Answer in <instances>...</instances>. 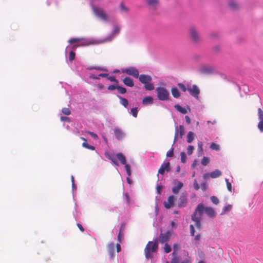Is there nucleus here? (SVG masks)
I'll use <instances>...</instances> for the list:
<instances>
[{
  "mask_svg": "<svg viewBox=\"0 0 263 263\" xmlns=\"http://www.w3.org/2000/svg\"><path fill=\"white\" fill-rule=\"evenodd\" d=\"M68 42L70 45L67 46L65 49L66 62L73 70L79 73L81 71V68L73 63L76 55L74 50L79 46L90 45L92 44V42L90 39H88L72 38L68 41Z\"/></svg>",
  "mask_w": 263,
  "mask_h": 263,
  "instance_id": "obj_1",
  "label": "nucleus"
},
{
  "mask_svg": "<svg viewBox=\"0 0 263 263\" xmlns=\"http://www.w3.org/2000/svg\"><path fill=\"white\" fill-rule=\"evenodd\" d=\"M203 213H205L208 216L211 218L215 217L216 215L215 211L212 208L204 206L202 203H199L191 216L192 220L194 222L196 228L199 230L202 229L201 220Z\"/></svg>",
  "mask_w": 263,
  "mask_h": 263,
  "instance_id": "obj_2",
  "label": "nucleus"
},
{
  "mask_svg": "<svg viewBox=\"0 0 263 263\" xmlns=\"http://www.w3.org/2000/svg\"><path fill=\"white\" fill-rule=\"evenodd\" d=\"M158 247V240L157 239L155 240L154 242L151 241H148L144 249L145 257L146 258H152L153 256L151 253L157 252Z\"/></svg>",
  "mask_w": 263,
  "mask_h": 263,
  "instance_id": "obj_3",
  "label": "nucleus"
},
{
  "mask_svg": "<svg viewBox=\"0 0 263 263\" xmlns=\"http://www.w3.org/2000/svg\"><path fill=\"white\" fill-rule=\"evenodd\" d=\"M139 80L144 84V88L147 90H152L154 89V84L152 83V77L147 74H139Z\"/></svg>",
  "mask_w": 263,
  "mask_h": 263,
  "instance_id": "obj_4",
  "label": "nucleus"
},
{
  "mask_svg": "<svg viewBox=\"0 0 263 263\" xmlns=\"http://www.w3.org/2000/svg\"><path fill=\"white\" fill-rule=\"evenodd\" d=\"M91 7L94 14L97 17L102 20L104 22L108 21V15L103 9L95 6L92 3H91Z\"/></svg>",
  "mask_w": 263,
  "mask_h": 263,
  "instance_id": "obj_5",
  "label": "nucleus"
},
{
  "mask_svg": "<svg viewBox=\"0 0 263 263\" xmlns=\"http://www.w3.org/2000/svg\"><path fill=\"white\" fill-rule=\"evenodd\" d=\"M157 96L160 101H167L170 97L168 91L164 87H158L156 89Z\"/></svg>",
  "mask_w": 263,
  "mask_h": 263,
  "instance_id": "obj_6",
  "label": "nucleus"
},
{
  "mask_svg": "<svg viewBox=\"0 0 263 263\" xmlns=\"http://www.w3.org/2000/svg\"><path fill=\"white\" fill-rule=\"evenodd\" d=\"M122 72L128 75L132 76L135 78L139 77L138 70L134 67H129L124 68L122 69Z\"/></svg>",
  "mask_w": 263,
  "mask_h": 263,
  "instance_id": "obj_7",
  "label": "nucleus"
},
{
  "mask_svg": "<svg viewBox=\"0 0 263 263\" xmlns=\"http://www.w3.org/2000/svg\"><path fill=\"white\" fill-rule=\"evenodd\" d=\"M187 89L192 96L196 99H199L200 90L197 86L196 85H193L192 87H187Z\"/></svg>",
  "mask_w": 263,
  "mask_h": 263,
  "instance_id": "obj_8",
  "label": "nucleus"
},
{
  "mask_svg": "<svg viewBox=\"0 0 263 263\" xmlns=\"http://www.w3.org/2000/svg\"><path fill=\"white\" fill-rule=\"evenodd\" d=\"M120 32V27L118 26L114 27L112 31L111 34L105 38L103 42H109L111 41L114 37L116 34H118Z\"/></svg>",
  "mask_w": 263,
  "mask_h": 263,
  "instance_id": "obj_9",
  "label": "nucleus"
},
{
  "mask_svg": "<svg viewBox=\"0 0 263 263\" xmlns=\"http://www.w3.org/2000/svg\"><path fill=\"white\" fill-rule=\"evenodd\" d=\"M171 170L170 163L169 162H164L158 170V173L164 175L165 172H168Z\"/></svg>",
  "mask_w": 263,
  "mask_h": 263,
  "instance_id": "obj_10",
  "label": "nucleus"
},
{
  "mask_svg": "<svg viewBox=\"0 0 263 263\" xmlns=\"http://www.w3.org/2000/svg\"><path fill=\"white\" fill-rule=\"evenodd\" d=\"M187 203L186 196L184 194H182L178 200V205L179 207L185 206Z\"/></svg>",
  "mask_w": 263,
  "mask_h": 263,
  "instance_id": "obj_11",
  "label": "nucleus"
},
{
  "mask_svg": "<svg viewBox=\"0 0 263 263\" xmlns=\"http://www.w3.org/2000/svg\"><path fill=\"white\" fill-rule=\"evenodd\" d=\"M175 197L174 196L171 195L167 198L166 201H164L163 204L165 208L170 209L172 207L174 204Z\"/></svg>",
  "mask_w": 263,
  "mask_h": 263,
  "instance_id": "obj_12",
  "label": "nucleus"
},
{
  "mask_svg": "<svg viewBox=\"0 0 263 263\" xmlns=\"http://www.w3.org/2000/svg\"><path fill=\"white\" fill-rule=\"evenodd\" d=\"M258 114L260 120L258 124V127L260 132H263V111L260 108L258 109Z\"/></svg>",
  "mask_w": 263,
  "mask_h": 263,
  "instance_id": "obj_13",
  "label": "nucleus"
},
{
  "mask_svg": "<svg viewBox=\"0 0 263 263\" xmlns=\"http://www.w3.org/2000/svg\"><path fill=\"white\" fill-rule=\"evenodd\" d=\"M170 233L169 231L164 233H161L159 236V241L161 243H163L167 241L170 238Z\"/></svg>",
  "mask_w": 263,
  "mask_h": 263,
  "instance_id": "obj_14",
  "label": "nucleus"
},
{
  "mask_svg": "<svg viewBox=\"0 0 263 263\" xmlns=\"http://www.w3.org/2000/svg\"><path fill=\"white\" fill-rule=\"evenodd\" d=\"M190 34L194 42H197L199 40L198 33L195 28L192 27L190 29Z\"/></svg>",
  "mask_w": 263,
  "mask_h": 263,
  "instance_id": "obj_15",
  "label": "nucleus"
},
{
  "mask_svg": "<svg viewBox=\"0 0 263 263\" xmlns=\"http://www.w3.org/2000/svg\"><path fill=\"white\" fill-rule=\"evenodd\" d=\"M201 71L203 73L210 74L214 72V68L210 66H203L201 68Z\"/></svg>",
  "mask_w": 263,
  "mask_h": 263,
  "instance_id": "obj_16",
  "label": "nucleus"
},
{
  "mask_svg": "<svg viewBox=\"0 0 263 263\" xmlns=\"http://www.w3.org/2000/svg\"><path fill=\"white\" fill-rule=\"evenodd\" d=\"M142 103L144 105L152 104L153 103V98L151 96H146L143 98Z\"/></svg>",
  "mask_w": 263,
  "mask_h": 263,
  "instance_id": "obj_17",
  "label": "nucleus"
},
{
  "mask_svg": "<svg viewBox=\"0 0 263 263\" xmlns=\"http://www.w3.org/2000/svg\"><path fill=\"white\" fill-rule=\"evenodd\" d=\"M183 184L180 181H178L177 184L176 186H174L172 188V192L174 194H178L180 191V190L182 187Z\"/></svg>",
  "mask_w": 263,
  "mask_h": 263,
  "instance_id": "obj_18",
  "label": "nucleus"
},
{
  "mask_svg": "<svg viewBox=\"0 0 263 263\" xmlns=\"http://www.w3.org/2000/svg\"><path fill=\"white\" fill-rule=\"evenodd\" d=\"M123 82L125 85L129 87H133L134 85L133 79L130 77H125L123 79Z\"/></svg>",
  "mask_w": 263,
  "mask_h": 263,
  "instance_id": "obj_19",
  "label": "nucleus"
},
{
  "mask_svg": "<svg viewBox=\"0 0 263 263\" xmlns=\"http://www.w3.org/2000/svg\"><path fill=\"white\" fill-rule=\"evenodd\" d=\"M108 76V73H100L96 75L93 73H90L89 75V78L91 79H100V77H107Z\"/></svg>",
  "mask_w": 263,
  "mask_h": 263,
  "instance_id": "obj_20",
  "label": "nucleus"
},
{
  "mask_svg": "<svg viewBox=\"0 0 263 263\" xmlns=\"http://www.w3.org/2000/svg\"><path fill=\"white\" fill-rule=\"evenodd\" d=\"M116 157L122 164L124 165L126 163L125 157L122 153H119L117 154Z\"/></svg>",
  "mask_w": 263,
  "mask_h": 263,
  "instance_id": "obj_21",
  "label": "nucleus"
},
{
  "mask_svg": "<svg viewBox=\"0 0 263 263\" xmlns=\"http://www.w3.org/2000/svg\"><path fill=\"white\" fill-rule=\"evenodd\" d=\"M105 156H106V158H107L108 159L110 160L115 165H118V163L115 157L114 156V155L108 153H106Z\"/></svg>",
  "mask_w": 263,
  "mask_h": 263,
  "instance_id": "obj_22",
  "label": "nucleus"
},
{
  "mask_svg": "<svg viewBox=\"0 0 263 263\" xmlns=\"http://www.w3.org/2000/svg\"><path fill=\"white\" fill-rule=\"evenodd\" d=\"M222 173L221 171L218 170H215L214 171L211 172L210 173V177L212 178H216L220 177Z\"/></svg>",
  "mask_w": 263,
  "mask_h": 263,
  "instance_id": "obj_23",
  "label": "nucleus"
},
{
  "mask_svg": "<svg viewBox=\"0 0 263 263\" xmlns=\"http://www.w3.org/2000/svg\"><path fill=\"white\" fill-rule=\"evenodd\" d=\"M172 93L173 96L175 98H178L180 96V93L179 91V90L176 87H172Z\"/></svg>",
  "mask_w": 263,
  "mask_h": 263,
  "instance_id": "obj_24",
  "label": "nucleus"
},
{
  "mask_svg": "<svg viewBox=\"0 0 263 263\" xmlns=\"http://www.w3.org/2000/svg\"><path fill=\"white\" fill-rule=\"evenodd\" d=\"M174 107L177 110H178V111H179L180 112H181L183 114H185L187 113L186 109L185 108L182 107L181 106H180L179 104L175 105Z\"/></svg>",
  "mask_w": 263,
  "mask_h": 263,
  "instance_id": "obj_25",
  "label": "nucleus"
},
{
  "mask_svg": "<svg viewBox=\"0 0 263 263\" xmlns=\"http://www.w3.org/2000/svg\"><path fill=\"white\" fill-rule=\"evenodd\" d=\"M118 97L120 100V103L122 105H123L124 107H126L128 105V100L126 99L123 98L122 97L119 96V95L118 96Z\"/></svg>",
  "mask_w": 263,
  "mask_h": 263,
  "instance_id": "obj_26",
  "label": "nucleus"
},
{
  "mask_svg": "<svg viewBox=\"0 0 263 263\" xmlns=\"http://www.w3.org/2000/svg\"><path fill=\"white\" fill-rule=\"evenodd\" d=\"M147 4L151 7H155L158 4V0H146Z\"/></svg>",
  "mask_w": 263,
  "mask_h": 263,
  "instance_id": "obj_27",
  "label": "nucleus"
},
{
  "mask_svg": "<svg viewBox=\"0 0 263 263\" xmlns=\"http://www.w3.org/2000/svg\"><path fill=\"white\" fill-rule=\"evenodd\" d=\"M82 139H83V140H84L85 141L82 144L83 146H84L85 148L89 149H91V150L95 149V147L93 146L90 145L88 143H87L86 140L85 139H84V138H82Z\"/></svg>",
  "mask_w": 263,
  "mask_h": 263,
  "instance_id": "obj_28",
  "label": "nucleus"
},
{
  "mask_svg": "<svg viewBox=\"0 0 263 263\" xmlns=\"http://www.w3.org/2000/svg\"><path fill=\"white\" fill-rule=\"evenodd\" d=\"M210 147L213 150H215L217 151H218L220 150L219 145L215 143H214V142L211 143Z\"/></svg>",
  "mask_w": 263,
  "mask_h": 263,
  "instance_id": "obj_29",
  "label": "nucleus"
},
{
  "mask_svg": "<svg viewBox=\"0 0 263 263\" xmlns=\"http://www.w3.org/2000/svg\"><path fill=\"white\" fill-rule=\"evenodd\" d=\"M194 133H189L187 136V142L188 143H191L194 140Z\"/></svg>",
  "mask_w": 263,
  "mask_h": 263,
  "instance_id": "obj_30",
  "label": "nucleus"
},
{
  "mask_svg": "<svg viewBox=\"0 0 263 263\" xmlns=\"http://www.w3.org/2000/svg\"><path fill=\"white\" fill-rule=\"evenodd\" d=\"M229 5L233 9H235L237 8V4L233 0H231L229 2Z\"/></svg>",
  "mask_w": 263,
  "mask_h": 263,
  "instance_id": "obj_31",
  "label": "nucleus"
},
{
  "mask_svg": "<svg viewBox=\"0 0 263 263\" xmlns=\"http://www.w3.org/2000/svg\"><path fill=\"white\" fill-rule=\"evenodd\" d=\"M172 256H173V257L172 259L171 263H179L180 259L179 257H177V254H175V255Z\"/></svg>",
  "mask_w": 263,
  "mask_h": 263,
  "instance_id": "obj_32",
  "label": "nucleus"
},
{
  "mask_svg": "<svg viewBox=\"0 0 263 263\" xmlns=\"http://www.w3.org/2000/svg\"><path fill=\"white\" fill-rule=\"evenodd\" d=\"M117 89L118 92L121 94H124L126 92V89L122 86H118Z\"/></svg>",
  "mask_w": 263,
  "mask_h": 263,
  "instance_id": "obj_33",
  "label": "nucleus"
},
{
  "mask_svg": "<svg viewBox=\"0 0 263 263\" xmlns=\"http://www.w3.org/2000/svg\"><path fill=\"white\" fill-rule=\"evenodd\" d=\"M138 108H137V107L133 108L130 109V114H132V115L134 117H137V114H138Z\"/></svg>",
  "mask_w": 263,
  "mask_h": 263,
  "instance_id": "obj_34",
  "label": "nucleus"
},
{
  "mask_svg": "<svg viewBox=\"0 0 263 263\" xmlns=\"http://www.w3.org/2000/svg\"><path fill=\"white\" fill-rule=\"evenodd\" d=\"M210 162L209 158L206 157H204L201 160V164L203 165H206Z\"/></svg>",
  "mask_w": 263,
  "mask_h": 263,
  "instance_id": "obj_35",
  "label": "nucleus"
},
{
  "mask_svg": "<svg viewBox=\"0 0 263 263\" xmlns=\"http://www.w3.org/2000/svg\"><path fill=\"white\" fill-rule=\"evenodd\" d=\"M194 149V147L192 145H189L188 146V147L187 148V153L188 155H192L193 153V151Z\"/></svg>",
  "mask_w": 263,
  "mask_h": 263,
  "instance_id": "obj_36",
  "label": "nucleus"
},
{
  "mask_svg": "<svg viewBox=\"0 0 263 263\" xmlns=\"http://www.w3.org/2000/svg\"><path fill=\"white\" fill-rule=\"evenodd\" d=\"M180 156H181V162L182 163H185L186 161V154L184 152H181L180 153Z\"/></svg>",
  "mask_w": 263,
  "mask_h": 263,
  "instance_id": "obj_37",
  "label": "nucleus"
},
{
  "mask_svg": "<svg viewBox=\"0 0 263 263\" xmlns=\"http://www.w3.org/2000/svg\"><path fill=\"white\" fill-rule=\"evenodd\" d=\"M210 199H211V201L214 204H217L219 203V200L217 198V197L216 196H211Z\"/></svg>",
  "mask_w": 263,
  "mask_h": 263,
  "instance_id": "obj_38",
  "label": "nucleus"
},
{
  "mask_svg": "<svg viewBox=\"0 0 263 263\" xmlns=\"http://www.w3.org/2000/svg\"><path fill=\"white\" fill-rule=\"evenodd\" d=\"M87 69H89V70L97 69V70H99L101 71H107L106 69H105L104 68L101 67H88Z\"/></svg>",
  "mask_w": 263,
  "mask_h": 263,
  "instance_id": "obj_39",
  "label": "nucleus"
},
{
  "mask_svg": "<svg viewBox=\"0 0 263 263\" xmlns=\"http://www.w3.org/2000/svg\"><path fill=\"white\" fill-rule=\"evenodd\" d=\"M124 165H125V167L127 174L128 176H130L131 175V171H130V165L126 163Z\"/></svg>",
  "mask_w": 263,
  "mask_h": 263,
  "instance_id": "obj_40",
  "label": "nucleus"
},
{
  "mask_svg": "<svg viewBox=\"0 0 263 263\" xmlns=\"http://www.w3.org/2000/svg\"><path fill=\"white\" fill-rule=\"evenodd\" d=\"M179 248V245L177 243H175L173 245V249L174 252L172 253V255H175V254H177V252L178 251V249Z\"/></svg>",
  "mask_w": 263,
  "mask_h": 263,
  "instance_id": "obj_41",
  "label": "nucleus"
},
{
  "mask_svg": "<svg viewBox=\"0 0 263 263\" xmlns=\"http://www.w3.org/2000/svg\"><path fill=\"white\" fill-rule=\"evenodd\" d=\"M164 249V252L166 253H168L171 251V248L167 243L165 244Z\"/></svg>",
  "mask_w": 263,
  "mask_h": 263,
  "instance_id": "obj_42",
  "label": "nucleus"
},
{
  "mask_svg": "<svg viewBox=\"0 0 263 263\" xmlns=\"http://www.w3.org/2000/svg\"><path fill=\"white\" fill-rule=\"evenodd\" d=\"M226 184H227V187L229 191L231 192L232 191V185L231 182L229 181V180L228 179H225Z\"/></svg>",
  "mask_w": 263,
  "mask_h": 263,
  "instance_id": "obj_43",
  "label": "nucleus"
},
{
  "mask_svg": "<svg viewBox=\"0 0 263 263\" xmlns=\"http://www.w3.org/2000/svg\"><path fill=\"white\" fill-rule=\"evenodd\" d=\"M62 112L65 115H69L70 114V110L68 108H63L62 109Z\"/></svg>",
  "mask_w": 263,
  "mask_h": 263,
  "instance_id": "obj_44",
  "label": "nucleus"
},
{
  "mask_svg": "<svg viewBox=\"0 0 263 263\" xmlns=\"http://www.w3.org/2000/svg\"><path fill=\"white\" fill-rule=\"evenodd\" d=\"M120 8L121 11L123 12H126L128 11V8L124 6L123 3H121L120 4Z\"/></svg>",
  "mask_w": 263,
  "mask_h": 263,
  "instance_id": "obj_45",
  "label": "nucleus"
},
{
  "mask_svg": "<svg viewBox=\"0 0 263 263\" xmlns=\"http://www.w3.org/2000/svg\"><path fill=\"white\" fill-rule=\"evenodd\" d=\"M178 86L180 88V89L183 92H185L186 91V90H187L185 85L182 83H178Z\"/></svg>",
  "mask_w": 263,
  "mask_h": 263,
  "instance_id": "obj_46",
  "label": "nucleus"
},
{
  "mask_svg": "<svg viewBox=\"0 0 263 263\" xmlns=\"http://www.w3.org/2000/svg\"><path fill=\"white\" fill-rule=\"evenodd\" d=\"M174 155V148H172L171 150L168 151L166 153V156L172 157Z\"/></svg>",
  "mask_w": 263,
  "mask_h": 263,
  "instance_id": "obj_47",
  "label": "nucleus"
},
{
  "mask_svg": "<svg viewBox=\"0 0 263 263\" xmlns=\"http://www.w3.org/2000/svg\"><path fill=\"white\" fill-rule=\"evenodd\" d=\"M108 248L109 252H114L115 249V245L113 243H111L108 245Z\"/></svg>",
  "mask_w": 263,
  "mask_h": 263,
  "instance_id": "obj_48",
  "label": "nucleus"
},
{
  "mask_svg": "<svg viewBox=\"0 0 263 263\" xmlns=\"http://www.w3.org/2000/svg\"><path fill=\"white\" fill-rule=\"evenodd\" d=\"M190 229L191 235L193 236H194L195 235V229H194V227L193 224H191L190 226Z\"/></svg>",
  "mask_w": 263,
  "mask_h": 263,
  "instance_id": "obj_49",
  "label": "nucleus"
},
{
  "mask_svg": "<svg viewBox=\"0 0 263 263\" xmlns=\"http://www.w3.org/2000/svg\"><path fill=\"white\" fill-rule=\"evenodd\" d=\"M193 186L196 190H198L200 188L199 185L196 179H195L194 181Z\"/></svg>",
  "mask_w": 263,
  "mask_h": 263,
  "instance_id": "obj_50",
  "label": "nucleus"
},
{
  "mask_svg": "<svg viewBox=\"0 0 263 263\" xmlns=\"http://www.w3.org/2000/svg\"><path fill=\"white\" fill-rule=\"evenodd\" d=\"M123 134V133H116V137L118 139H120L124 136Z\"/></svg>",
  "mask_w": 263,
  "mask_h": 263,
  "instance_id": "obj_51",
  "label": "nucleus"
},
{
  "mask_svg": "<svg viewBox=\"0 0 263 263\" xmlns=\"http://www.w3.org/2000/svg\"><path fill=\"white\" fill-rule=\"evenodd\" d=\"M231 209H232L231 205H226L223 208V212H226L230 211L231 210Z\"/></svg>",
  "mask_w": 263,
  "mask_h": 263,
  "instance_id": "obj_52",
  "label": "nucleus"
},
{
  "mask_svg": "<svg viewBox=\"0 0 263 263\" xmlns=\"http://www.w3.org/2000/svg\"><path fill=\"white\" fill-rule=\"evenodd\" d=\"M117 87H118V85H114V84L110 85L108 87V89L109 90H113L117 89Z\"/></svg>",
  "mask_w": 263,
  "mask_h": 263,
  "instance_id": "obj_53",
  "label": "nucleus"
},
{
  "mask_svg": "<svg viewBox=\"0 0 263 263\" xmlns=\"http://www.w3.org/2000/svg\"><path fill=\"white\" fill-rule=\"evenodd\" d=\"M107 80H109L111 82H117V79L114 76H107Z\"/></svg>",
  "mask_w": 263,
  "mask_h": 263,
  "instance_id": "obj_54",
  "label": "nucleus"
},
{
  "mask_svg": "<svg viewBox=\"0 0 263 263\" xmlns=\"http://www.w3.org/2000/svg\"><path fill=\"white\" fill-rule=\"evenodd\" d=\"M61 120L62 121H64V122H70L69 118L68 117H65V116H61Z\"/></svg>",
  "mask_w": 263,
  "mask_h": 263,
  "instance_id": "obj_55",
  "label": "nucleus"
},
{
  "mask_svg": "<svg viewBox=\"0 0 263 263\" xmlns=\"http://www.w3.org/2000/svg\"><path fill=\"white\" fill-rule=\"evenodd\" d=\"M126 202L127 204H129L130 203V197L127 193L125 194Z\"/></svg>",
  "mask_w": 263,
  "mask_h": 263,
  "instance_id": "obj_56",
  "label": "nucleus"
},
{
  "mask_svg": "<svg viewBox=\"0 0 263 263\" xmlns=\"http://www.w3.org/2000/svg\"><path fill=\"white\" fill-rule=\"evenodd\" d=\"M201 189L203 191H205L207 189V185L206 183H202L201 184Z\"/></svg>",
  "mask_w": 263,
  "mask_h": 263,
  "instance_id": "obj_57",
  "label": "nucleus"
},
{
  "mask_svg": "<svg viewBox=\"0 0 263 263\" xmlns=\"http://www.w3.org/2000/svg\"><path fill=\"white\" fill-rule=\"evenodd\" d=\"M185 123L187 124H190L191 123V119L188 116H185Z\"/></svg>",
  "mask_w": 263,
  "mask_h": 263,
  "instance_id": "obj_58",
  "label": "nucleus"
},
{
  "mask_svg": "<svg viewBox=\"0 0 263 263\" xmlns=\"http://www.w3.org/2000/svg\"><path fill=\"white\" fill-rule=\"evenodd\" d=\"M77 226L82 232H83L84 231V229L83 228L82 224H81L80 223H78Z\"/></svg>",
  "mask_w": 263,
  "mask_h": 263,
  "instance_id": "obj_59",
  "label": "nucleus"
},
{
  "mask_svg": "<svg viewBox=\"0 0 263 263\" xmlns=\"http://www.w3.org/2000/svg\"><path fill=\"white\" fill-rule=\"evenodd\" d=\"M122 236L123 235L121 234V232L120 231L118 236V239L119 241L121 242V238L122 237Z\"/></svg>",
  "mask_w": 263,
  "mask_h": 263,
  "instance_id": "obj_60",
  "label": "nucleus"
},
{
  "mask_svg": "<svg viewBox=\"0 0 263 263\" xmlns=\"http://www.w3.org/2000/svg\"><path fill=\"white\" fill-rule=\"evenodd\" d=\"M198 149L202 151V143L201 142H199L198 143Z\"/></svg>",
  "mask_w": 263,
  "mask_h": 263,
  "instance_id": "obj_61",
  "label": "nucleus"
},
{
  "mask_svg": "<svg viewBox=\"0 0 263 263\" xmlns=\"http://www.w3.org/2000/svg\"><path fill=\"white\" fill-rule=\"evenodd\" d=\"M243 90L245 93L247 92V91H249V88L247 86L244 85L243 86Z\"/></svg>",
  "mask_w": 263,
  "mask_h": 263,
  "instance_id": "obj_62",
  "label": "nucleus"
},
{
  "mask_svg": "<svg viewBox=\"0 0 263 263\" xmlns=\"http://www.w3.org/2000/svg\"><path fill=\"white\" fill-rule=\"evenodd\" d=\"M210 176V174L206 173L204 174L203 176L204 179H207Z\"/></svg>",
  "mask_w": 263,
  "mask_h": 263,
  "instance_id": "obj_63",
  "label": "nucleus"
},
{
  "mask_svg": "<svg viewBox=\"0 0 263 263\" xmlns=\"http://www.w3.org/2000/svg\"><path fill=\"white\" fill-rule=\"evenodd\" d=\"M116 246H117V251L118 252H119L121 251V246L119 243H117Z\"/></svg>",
  "mask_w": 263,
  "mask_h": 263,
  "instance_id": "obj_64",
  "label": "nucleus"
}]
</instances>
